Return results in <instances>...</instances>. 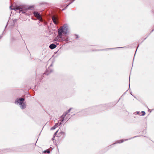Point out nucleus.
<instances>
[{
	"mask_svg": "<svg viewBox=\"0 0 154 154\" xmlns=\"http://www.w3.org/2000/svg\"><path fill=\"white\" fill-rule=\"evenodd\" d=\"M67 31L68 29L66 25H64L61 28H60L58 30V37L60 38V39L59 40L60 41L62 42L65 40V39L64 38L63 39L62 38V33H63L65 35L67 33Z\"/></svg>",
	"mask_w": 154,
	"mask_h": 154,
	"instance_id": "nucleus-1",
	"label": "nucleus"
},
{
	"mask_svg": "<svg viewBox=\"0 0 154 154\" xmlns=\"http://www.w3.org/2000/svg\"><path fill=\"white\" fill-rule=\"evenodd\" d=\"M24 99L23 98H20L16 101L15 102V103H19L21 105L20 108L22 109H23L26 107V105L25 103H23Z\"/></svg>",
	"mask_w": 154,
	"mask_h": 154,
	"instance_id": "nucleus-2",
	"label": "nucleus"
},
{
	"mask_svg": "<svg viewBox=\"0 0 154 154\" xmlns=\"http://www.w3.org/2000/svg\"><path fill=\"white\" fill-rule=\"evenodd\" d=\"M34 14L35 16L38 17L40 20L41 19L40 16L38 12H34Z\"/></svg>",
	"mask_w": 154,
	"mask_h": 154,
	"instance_id": "nucleus-3",
	"label": "nucleus"
},
{
	"mask_svg": "<svg viewBox=\"0 0 154 154\" xmlns=\"http://www.w3.org/2000/svg\"><path fill=\"white\" fill-rule=\"evenodd\" d=\"M56 45L54 44H51L49 46V48L51 49H53L55 48L56 47Z\"/></svg>",
	"mask_w": 154,
	"mask_h": 154,
	"instance_id": "nucleus-4",
	"label": "nucleus"
},
{
	"mask_svg": "<svg viewBox=\"0 0 154 154\" xmlns=\"http://www.w3.org/2000/svg\"><path fill=\"white\" fill-rule=\"evenodd\" d=\"M21 9V8L19 7H16L12 9L14 10L15 11L17 10H19L20 9Z\"/></svg>",
	"mask_w": 154,
	"mask_h": 154,
	"instance_id": "nucleus-5",
	"label": "nucleus"
},
{
	"mask_svg": "<svg viewBox=\"0 0 154 154\" xmlns=\"http://www.w3.org/2000/svg\"><path fill=\"white\" fill-rule=\"evenodd\" d=\"M52 19L53 21V22H54V23L55 24H56L57 23L56 22V20H55V18L54 17H52Z\"/></svg>",
	"mask_w": 154,
	"mask_h": 154,
	"instance_id": "nucleus-6",
	"label": "nucleus"
},
{
	"mask_svg": "<svg viewBox=\"0 0 154 154\" xmlns=\"http://www.w3.org/2000/svg\"><path fill=\"white\" fill-rule=\"evenodd\" d=\"M50 152L49 150L48 149H47L46 150H45V151H44V153L47 152L48 153H49Z\"/></svg>",
	"mask_w": 154,
	"mask_h": 154,
	"instance_id": "nucleus-7",
	"label": "nucleus"
},
{
	"mask_svg": "<svg viewBox=\"0 0 154 154\" xmlns=\"http://www.w3.org/2000/svg\"><path fill=\"white\" fill-rule=\"evenodd\" d=\"M56 128V126H53V127H52L51 128V130H54V129H55Z\"/></svg>",
	"mask_w": 154,
	"mask_h": 154,
	"instance_id": "nucleus-8",
	"label": "nucleus"
},
{
	"mask_svg": "<svg viewBox=\"0 0 154 154\" xmlns=\"http://www.w3.org/2000/svg\"><path fill=\"white\" fill-rule=\"evenodd\" d=\"M142 116H144L145 115V112L144 111H142Z\"/></svg>",
	"mask_w": 154,
	"mask_h": 154,
	"instance_id": "nucleus-9",
	"label": "nucleus"
},
{
	"mask_svg": "<svg viewBox=\"0 0 154 154\" xmlns=\"http://www.w3.org/2000/svg\"><path fill=\"white\" fill-rule=\"evenodd\" d=\"M58 123H56L55 125L54 126H56V128H57L58 127Z\"/></svg>",
	"mask_w": 154,
	"mask_h": 154,
	"instance_id": "nucleus-10",
	"label": "nucleus"
},
{
	"mask_svg": "<svg viewBox=\"0 0 154 154\" xmlns=\"http://www.w3.org/2000/svg\"><path fill=\"white\" fill-rule=\"evenodd\" d=\"M58 130H57L54 134V135H55L56 134H57V133L58 132Z\"/></svg>",
	"mask_w": 154,
	"mask_h": 154,
	"instance_id": "nucleus-11",
	"label": "nucleus"
},
{
	"mask_svg": "<svg viewBox=\"0 0 154 154\" xmlns=\"http://www.w3.org/2000/svg\"><path fill=\"white\" fill-rule=\"evenodd\" d=\"M71 109H70L68 111V112H70V110H71Z\"/></svg>",
	"mask_w": 154,
	"mask_h": 154,
	"instance_id": "nucleus-12",
	"label": "nucleus"
},
{
	"mask_svg": "<svg viewBox=\"0 0 154 154\" xmlns=\"http://www.w3.org/2000/svg\"><path fill=\"white\" fill-rule=\"evenodd\" d=\"M22 11V10H20V11H19V13H20V11Z\"/></svg>",
	"mask_w": 154,
	"mask_h": 154,
	"instance_id": "nucleus-13",
	"label": "nucleus"
},
{
	"mask_svg": "<svg viewBox=\"0 0 154 154\" xmlns=\"http://www.w3.org/2000/svg\"><path fill=\"white\" fill-rule=\"evenodd\" d=\"M123 141H124L123 140H122L121 143L122 142H123Z\"/></svg>",
	"mask_w": 154,
	"mask_h": 154,
	"instance_id": "nucleus-14",
	"label": "nucleus"
}]
</instances>
